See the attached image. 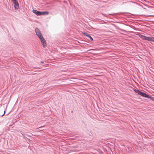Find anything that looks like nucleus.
<instances>
[{"mask_svg": "<svg viewBox=\"0 0 154 154\" xmlns=\"http://www.w3.org/2000/svg\"><path fill=\"white\" fill-rule=\"evenodd\" d=\"M134 90L135 92L141 95L142 96L145 97H147L148 98H150L152 100H153L154 99V97L150 96L149 95L146 94L145 93L140 91L138 90L134 89Z\"/></svg>", "mask_w": 154, "mask_h": 154, "instance_id": "1", "label": "nucleus"}, {"mask_svg": "<svg viewBox=\"0 0 154 154\" xmlns=\"http://www.w3.org/2000/svg\"><path fill=\"white\" fill-rule=\"evenodd\" d=\"M139 36L143 40L154 42V38L147 37L142 35L138 34Z\"/></svg>", "mask_w": 154, "mask_h": 154, "instance_id": "2", "label": "nucleus"}, {"mask_svg": "<svg viewBox=\"0 0 154 154\" xmlns=\"http://www.w3.org/2000/svg\"><path fill=\"white\" fill-rule=\"evenodd\" d=\"M32 12L37 15H47L49 13L48 12V11L41 12L35 10H33Z\"/></svg>", "mask_w": 154, "mask_h": 154, "instance_id": "3", "label": "nucleus"}, {"mask_svg": "<svg viewBox=\"0 0 154 154\" xmlns=\"http://www.w3.org/2000/svg\"><path fill=\"white\" fill-rule=\"evenodd\" d=\"M40 38L41 42L44 47L47 46L45 40L43 38V36L42 35L38 37Z\"/></svg>", "mask_w": 154, "mask_h": 154, "instance_id": "4", "label": "nucleus"}, {"mask_svg": "<svg viewBox=\"0 0 154 154\" xmlns=\"http://www.w3.org/2000/svg\"><path fill=\"white\" fill-rule=\"evenodd\" d=\"M14 4V7L15 9H18L19 8V4L16 0H11Z\"/></svg>", "mask_w": 154, "mask_h": 154, "instance_id": "5", "label": "nucleus"}, {"mask_svg": "<svg viewBox=\"0 0 154 154\" xmlns=\"http://www.w3.org/2000/svg\"><path fill=\"white\" fill-rule=\"evenodd\" d=\"M35 31L36 35L38 36V37L42 35V34L41 33L40 31L38 28H36L35 29Z\"/></svg>", "mask_w": 154, "mask_h": 154, "instance_id": "6", "label": "nucleus"}, {"mask_svg": "<svg viewBox=\"0 0 154 154\" xmlns=\"http://www.w3.org/2000/svg\"><path fill=\"white\" fill-rule=\"evenodd\" d=\"M83 34H84L86 36H87V37H89L90 36V35L89 34H87V33H83Z\"/></svg>", "mask_w": 154, "mask_h": 154, "instance_id": "7", "label": "nucleus"}, {"mask_svg": "<svg viewBox=\"0 0 154 154\" xmlns=\"http://www.w3.org/2000/svg\"><path fill=\"white\" fill-rule=\"evenodd\" d=\"M90 38V39L92 40L93 41V39L91 37L90 35V36L89 37Z\"/></svg>", "mask_w": 154, "mask_h": 154, "instance_id": "8", "label": "nucleus"}, {"mask_svg": "<svg viewBox=\"0 0 154 154\" xmlns=\"http://www.w3.org/2000/svg\"><path fill=\"white\" fill-rule=\"evenodd\" d=\"M5 111H4V114H3L2 115V116H4V115H5Z\"/></svg>", "mask_w": 154, "mask_h": 154, "instance_id": "9", "label": "nucleus"}]
</instances>
